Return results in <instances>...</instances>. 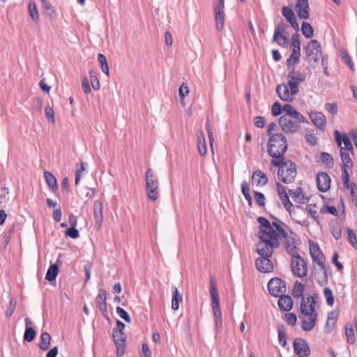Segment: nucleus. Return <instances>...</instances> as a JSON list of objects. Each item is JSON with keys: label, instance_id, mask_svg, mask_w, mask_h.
Masks as SVG:
<instances>
[{"label": "nucleus", "instance_id": "cd10ccee", "mask_svg": "<svg viewBox=\"0 0 357 357\" xmlns=\"http://www.w3.org/2000/svg\"><path fill=\"white\" fill-rule=\"evenodd\" d=\"M93 213H94V219H95L96 223L98 226H100L102 222V220H103L102 202L101 201L97 200L94 202Z\"/></svg>", "mask_w": 357, "mask_h": 357}, {"label": "nucleus", "instance_id": "2f4dec72", "mask_svg": "<svg viewBox=\"0 0 357 357\" xmlns=\"http://www.w3.org/2000/svg\"><path fill=\"white\" fill-rule=\"evenodd\" d=\"M44 176L50 189L53 192L57 190L59 187L55 176L51 172L47 171L44 172Z\"/></svg>", "mask_w": 357, "mask_h": 357}, {"label": "nucleus", "instance_id": "7ed1b4c3", "mask_svg": "<svg viewBox=\"0 0 357 357\" xmlns=\"http://www.w3.org/2000/svg\"><path fill=\"white\" fill-rule=\"evenodd\" d=\"M310 252L312 261L317 263L318 266H320V268L323 272V278L321 279H317V282L321 286L327 284L328 279L327 270L326 268L325 263L324 261V256L317 243L314 242H311L310 243Z\"/></svg>", "mask_w": 357, "mask_h": 357}, {"label": "nucleus", "instance_id": "20e7f679", "mask_svg": "<svg viewBox=\"0 0 357 357\" xmlns=\"http://www.w3.org/2000/svg\"><path fill=\"white\" fill-rule=\"evenodd\" d=\"M306 121L303 115L299 116H281L279 119V126L282 130L286 134H294L298 132L301 128V123Z\"/></svg>", "mask_w": 357, "mask_h": 357}, {"label": "nucleus", "instance_id": "2eb2a0df", "mask_svg": "<svg viewBox=\"0 0 357 357\" xmlns=\"http://www.w3.org/2000/svg\"><path fill=\"white\" fill-rule=\"evenodd\" d=\"M277 246H273L267 240H260L257 244V252L260 257H271L273 253V249L277 248Z\"/></svg>", "mask_w": 357, "mask_h": 357}, {"label": "nucleus", "instance_id": "f3484780", "mask_svg": "<svg viewBox=\"0 0 357 357\" xmlns=\"http://www.w3.org/2000/svg\"><path fill=\"white\" fill-rule=\"evenodd\" d=\"M106 299V291L104 289H99L98 296L96 298V305L102 312L103 316L108 318Z\"/></svg>", "mask_w": 357, "mask_h": 357}, {"label": "nucleus", "instance_id": "c9c22d12", "mask_svg": "<svg viewBox=\"0 0 357 357\" xmlns=\"http://www.w3.org/2000/svg\"><path fill=\"white\" fill-rule=\"evenodd\" d=\"M50 340L51 336L47 332L42 333L38 344L39 348L43 351L47 350L50 347Z\"/></svg>", "mask_w": 357, "mask_h": 357}, {"label": "nucleus", "instance_id": "6e6552de", "mask_svg": "<svg viewBox=\"0 0 357 357\" xmlns=\"http://www.w3.org/2000/svg\"><path fill=\"white\" fill-rule=\"evenodd\" d=\"M291 268L292 273L298 278L305 277L307 274V264L298 254L291 256Z\"/></svg>", "mask_w": 357, "mask_h": 357}, {"label": "nucleus", "instance_id": "c85d7f7f", "mask_svg": "<svg viewBox=\"0 0 357 357\" xmlns=\"http://www.w3.org/2000/svg\"><path fill=\"white\" fill-rule=\"evenodd\" d=\"M338 317V312L332 310L328 314L327 321L325 326V331L328 333H331L334 328Z\"/></svg>", "mask_w": 357, "mask_h": 357}, {"label": "nucleus", "instance_id": "4468645a", "mask_svg": "<svg viewBox=\"0 0 357 357\" xmlns=\"http://www.w3.org/2000/svg\"><path fill=\"white\" fill-rule=\"evenodd\" d=\"M334 136L337 146L340 149L350 150V151H354L353 145L346 133H340L338 130H336L334 131Z\"/></svg>", "mask_w": 357, "mask_h": 357}, {"label": "nucleus", "instance_id": "423d86ee", "mask_svg": "<svg viewBox=\"0 0 357 357\" xmlns=\"http://www.w3.org/2000/svg\"><path fill=\"white\" fill-rule=\"evenodd\" d=\"M299 83L288 79L287 84L277 86L276 92L280 98L284 101H291L295 95L299 92Z\"/></svg>", "mask_w": 357, "mask_h": 357}, {"label": "nucleus", "instance_id": "4d7b16f0", "mask_svg": "<svg viewBox=\"0 0 357 357\" xmlns=\"http://www.w3.org/2000/svg\"><path fill=\"white\" fill-rule=\"evenodd\" d=\"M347 168H349V167H345L344 165H342V180H343L344 187L347 189H349L351 184L349 183V173L347 171Z\"/></svg>", "mask_w": 357, "mask_h": 357}, {"label": "nucleus", "instance_id": "a19ab883", "mask_svg": "<svg viewBox=\"0 0 357 357\" xmlns=\"http://www.w3.org/2000/svg\"><path fill=\"white\" fill-rule=\"evenodd\" d=\"M279 344L284 347L287 345L286 329L283 324L278 325L277 328Z\"/></svg>", "mask_w": 357, "mask_h": 357}, {"label": "nucleus", "instance_id": "e433bc0d", "mask_svg": "<svg viewBox=\"0 0 357 357\" xmlns=\"http://www.w3.org/2000/svg\"><path fill=\"white\" fill-rule=\"evenodd\" d=\"M241 192H242L245 199L248 202V206L250 207H251L252 206V197L250 194V185H249L248 183L246 181H243L241 183Z\"/></svg>", "mask_w": 357, "mask_h": 357}, {"label": "nucleus", "instance_id": "e2e57ef3", "mask_svg": "<svg viewBox=\"0 0 357 357\" xmlns=\"http://www.w3.org/2000/svg\"><path fill=\"white\" fill-rule=\"evenodd\" d=\"M16 303H16L15 298H12L10 300L9 305H8L7 310H6V317L7 318L9 319L13 315V312L15 311V307H16Z\"/></svg>", "mask_w": 357, "mask_h": 357}, {"label": "nucleus", "instance_id": "09e8293b", "mask_svg": "<svg viewBox=\"0 0 357 357\" xmlns=\"http://www.w3.org/2000/svg\"><path fill=\"white\" fill-rule=\"evenodd\" d=\"M301 31L303 36L307 38H310L313 36V29L310 23L303 22L301 25Z\"/></svg>", "mask_w": 357, "mask_h": 357}, {"label": "nucleus", "instance_id": "c03bdc74", "mask_svg": "<svg viewBox=\"0 0 357 357\" xmlns=\"http://www.w3.org/2000/svg\"><path fill=\"white\" fill-rule=\"evenodd\" d=\"M285 246L287 252L291 255V256L297 255L296 252V246L295 245L294 238L289 237L285 238Z\"/></svg>", "mask_w": 357, "mask_h": 357}, {"label": "nucleus", "instance_id": "1a4fd4ad", "mask_svg": "<svg viewBox=\"0 0 357 357\" xmlns=\"http://www.w3.org/2000/svg\"><path fill=\"white\" fill-rule=\"evenodd\" d=\"M287 26L288 25L283 20H281L278 24H275L273 37L274 42L284 47L288 46V33L286 32Z\"/></svg>", "mask_w": 357, "mask_h": 357}, {"label": "nucleus", "instance_id": "9b49d317", "mask_svg": "<svg viewBox=\"0 0 357 357\" xmlns=\"http://www.w3.org/2000/svg\"><path fill=\"white\" fill-rule=\"evenodd\" d=\"M267 287L269 294L275 297H278L281 294L286 292L285 282L277 277L269 280Z\"/></svg>", "mask_w": 357, "mask_h": 357}, {"label": "nucleus", "instance_id": "7c9ffc66", "mask_svg": "<svg viewBox=\"0 0 357 357\" xmlns=\"http://www.w3.org/2000/svg\"><path fill=\"white\" fill-rule=\"evenodd\" d=\"M300 56L301 50L292 49V53L286 61L287 68L296 67V65L300 62Z\"/></svg>", "mask_w": 357, "mask_h": 357}, {"label": "nucleus", "instance_id": "9d476101", "mask_svg": "<svg viewBox=\"0 0 357 357\" xmlns=\"http://www.w3.org/2000/svg\"><path fill=\"white\" fill-rule=\"evenodd\" d=\"M287 26L288 25L283 20H281L278 24H275L273 37L274 42L284 47L288 46V33L286 32Z\"/></svg>", "mask_w": 357, "mask_h": 357}, {"label": "nucleus", "instance_id": "a211bd4d", "mask_svg": "<svg viewBox=\"0 0 357 357\" xmlns=\"http://www.w3.org/2000/svg\"><path fill=\"white\" fill-rule=\"evenodd\" d=\"M317 188L320 192H326L331 187V178L326 172H319L317 175Z\"/></svg>", "mask_w": 357, "mask_h": 357}, {"label": "nucleus", "instance_id": "f704fd0d", "mask_svg": "<svg viewBox=\"0 0 357 357\" xmlns=\"http://www.w3.org/2000/svg\"><path fill=\"white\" fill-rule=\"evenodd\" d=\"M305 291V284L300 282L299 281H296L294 284L293 289H292V295L296 298H302V297H305L303 296Z\"/></svg>", "mask_w": 357, "mask_h": 357}, {"label": "nucleus", "instance_id": "a878e982", "mask_svg": "<svg viewBox=\"0 0 357 357\" xmlns=\"http://www.w3.org/2000/svg\"><path fill=\"white\" fill-rule=\"evenodd\" d=\"M289 70L287 78L297 83H301L305 80V75L299 70H296V67L287 68Z\"/></svg>", "mask_w": 357, "mask_h": 357}, {"label": "nucleus", "instance_id": "6e6d98bb", "mask_svg": "<svg viewBox=\"0 0 357 357\" xmlns=\"http://www.w3.org/2000/svg\"><path fill=\"white\" fill-rule=\"evenodd\" d=\"M324 107L326 110L333 116H334L337 113L338 106L337 104L335 102L326 103Z\"/></svg>", "mask_w": 357, "mask_h": 357}, {"label": "nucleus", "instance_id": "37998d69", "mask_svg": "<svg viewBox=\"0 0 357 357\" xmlns=\"http://www.w3.org/2000/svg\"><path fill=\"white\" fill-rule=\"evenodd\" d=\"M289 195L293 199L298 202H302L304 199L303 190L301 188L298 187L296 189H291L289 190Z\"/></svg>", "mask_w": 357, "mask_h": 357}, {"label": "nucleus", "instance_id": "bf43d9fd", "mask_svg": "<svg viewBox=\"0 0 357 357\" xmlns=\"http://www.w3.org/2000/svg\"><path fill=\"white\" fill-rule=\"evenodd\" d=\"M347 232L348 234V240L349 242L351 243V245L355 249H357V238L355 233L354 232L353 229L348 228L347 229Z\"/></svg>", "mask_w": 357, "mask_h": 357}, {"label": "nucleus", "instance_id": "5fc2aeb1", "mask_svg": "<svg viewBox=\"0 0 357 357\" xmlns=\"http://www.w3.org/2000/svg\"><path fill=\"white\" fill-rule=\"evenodd\" d=\"M90 81L93 89L96 91L100 89L99 79L96 76V73L93 70L89 71Z\"/></svg>", "mask_w": 357, "mask_h": 357}, {"label": "nucleus", "instance_id": "473e14b6", "mask_svg": "<svg viewBox=\"0 0 357 357\" xmlns=\"http://www.w3.org/2000/svg\"><path fill=\"white\" fill-rule=\"evenodd\" d=\"M172 308L174 310H177L179 308V304L182 301V296L179 294L178 289L176 287H172Z\"/></svg>", "mask_w": 357, "mask_h": 357}, {"label": "nucleus", "instance_id": "774afa93", "mask_svg": "<svg viewBox=\"0 0 357 357\" xmlns=\"http://www.w3.org/2000/svg\"><path fill=\"white\" fill-rule=\"evenodd\" d=\"M285 320L289 325L294 326L296 323L297 317L294 313H287L285 314Z\"/></svg>", "mask_w": 357, "mask_h": 357}, {"label": "nucleus", "instance_id": "f8f14e48", "mask_svg": "<svg viewBox=\"0 0 357 357\" xmlns=\"http://www.w3.org/2000/svg\"><path fill=\"white\" fill-rule=\"evenodd\" d=\"M258 237L260 240H267L272 245L279 247L280 241L278 233L273 227L268 229H260L258 233Z\"/></svg>", "mask_w": 357, "mask_h": 357}, {"label": "nucleus", "instance_id": "b1692460", "mask_svg": "<svg viewBox=\"0 0 357 357\" xmlns=\"http://www.w3.org/2000/svg\"><path fill=\"white\" fill-rule=\"evenodd\" d=\"M268 181V176L261 170L257 169L253 172L252 182L257 186H264Z\"/></svg>", "mask_w": 357, "mask_h": 357}, {"label": "nucleus", "instance_id": "3c124183", "mask_svg": "<svg viewBox=\"0 0 357 357\" xmlns=\"http://www.w3.org/2000/svg\"><path fill=\"white\" fill-rule=\"evenodd\" d=\"M282 15L284 16V17H285L288 22H289L296 17L293 10L287 6H284L282 7Z\"/></svg>", "mask_w": 357, "mask_h": 357}, {"label": "nucleus", "instance_id": "a18cd8bd", "mask_svg": "<svg viewBox=\"0 0 357 357\" xmlns=\"http://www.w3.org/2000/svg\"><path fill=\"white\" fill-rule=\"evenodd\" d=\"M282 111L284 114L282 116H299V115H302L300 112L296 110V109L289 104H285L282 107Z\"/></svg>", "mask_w": 357, "mask_h": 357}, {"label": "nucleus", "instance_id": "8fccbe9b", "mask_svg": "<svg viewBox=\"0 0 357 357\" xmlns=\"http://www.w3.org/2000/svg\"><path fill=\"white\" fill-rule=\"evenodd\" d=\"M320 161L328 167H332L333 165V158L332 155L326 152H322L321 153Z\"/></svg>", "mask_w": 357, "mask_h": 357}, {"label": "nucleus", "instance_id": "f257e3e1", "mask_svg": "<svg viewBox=\"0 0 357 357\" xmlns=\"http://www.w3.org/2000/svg\"><path fill=\"white\" fill-rule=\"evenodd\" d=\"M268 153L273 158L282 157L287 149V140L282 133H276L270 137L268 142Z\"/></svg>", "mask_w": 357, "mask_h": 357}, {"label": "nucleus", "instance_id": "052dcab7", "mask_svg": "<svg viewBox=\"0 0 357 357\" xmlns=\"http://www.w3.org/2000/svg\"><path fill=\"white\" fill-rule=\"evenodd\" d=\"M253 193H254V198L256 201V203L259 206H264L265 201H266L264 195L262 192H260L258 191H254Z\"/></svg>", "mask_w": 357, "mask_h": 357}, {"label": "nucleus", "instance_id": "0eeeda50", "mask_svg": "<svg viewBox=\"0 0 357 357\" xmlns=\"http://www.w3.org/2000/svg\"><path fill=\"white\" fill-rule=\"evenodd\" d=\"M306 60L312 66L317 64L322 56L320 43L317 40H312L305 48Z\"/></svg>", "mask_w": 357, "mask_h": 357}, {"label": "nucleus", "instance_id": "6ab92c4d", "mask_svg": "<svg viewBox=\"0 0 357 357\" xmlns=\"http://www.w3.org/2000/svg\"><path fill=\"white\" fill-rule=\"evenodd\" d=\"M269 258L270 257H260L256 259L255 266L259 272L268 273L273 270V266Z\"/></svg>", "mask_w": 357, "mask_h": 357}, {"label": "nucleus", "instance_id": "4c0bfd02", "mask_svg": "<svg viewBox=\"0 0 357 357\" xmlns=\"http://www.w3.org/2000/svg\"><path fill=\"white\" fill-rule=\"evenodd\" d=\"M113 340L116 346H126L127 336L124 332H113Z\"/></svg>", "mask_w": 357, "mask_h": 357}, {"label": "nucleus", "instance_id": "dca6fc26", "mask_svg": "<svg viewBox=\"0 0 357 357\" xmlns=\"http://www.w3.org/2000/svg\"><path fill=\"white\" fill-rule=\"evenodd\" d=\"M314 305L315 301L312 296L309 295L306 297H302L301 301V312L305 315L316 313Z\"/></svg>", "mask_w": 357, "mask_h": 357}, {"label": "nucleus", "instance_id": "ea45409f", "mask_svg": "<svg viewBox=\"0 0 357 357\" xmlns=\"http://www.w3.org/2000/svg\"><path fill=\"white\" fill-rule=\"evenodd\" d=\"M273 218L275 219L276 222H272V227H274L275 228V231L278 233V237H282L284 238H287V232L284 230V229L282 227V225H284L282 222H281L280 220H278L276 218H274L273 216H271Z\"/></svg>", "mask_w": 357, "mask_h": 357}, {"label": "nucleus", "instance_id": "bb28decb", "mask_svg": "<svg viewBox=\"0 0 357 357\" xmlns=\"http://www.w3.org/2000/svg\"><path fill=\"white\" fill-rule=\"evenodd\" d=\"M307 315L309 316V317L302 321L301 328L305 331H310L315 326L317 319V312Z\"/></svg>", "mask_w": 357, "mask_h": 357}, {"label": "nucleus", "instance_id": "5701e85b", "mask_svg": "<svg viewBox=\"0 0 357 357\" xmlns=\"http://www.w3.org/2000/svg\"><path fill=\"white\" fill-rule=\"evenodd\" d=\"M224 7H225V6H221L220 5L214 6L216 28L219 31L222 30L224 26V22H225Z\"/></svg>", "mask_w": 357, "mask_h": 357}, {"label": "nucleus", "instance_id": "603ef678", "mask_svg": "<svg viewBox=\"0 0 357 357\" xmlns=\"http://www.w3.org/2000/svg\"><path fill=\"white\" fill-rule=\"evenodd\" d=\"M324 296L326 298V304L332 306L334 304V296L332 290L329 287L324 289Z\"/></svg>", "mask_w": 357, "mask_h": 357}, {"label": "nucleus", "instance_id": "ddd939ff", "mask_svg": "<svg viewBox=\"0 0 357 357\" xmlns=\"http://www.w3.org/2000/svg\"><path fill=\"white\" fill-rule=\"evenodd\" d=\"M294 349L298 357H307L310 355V349L307 342L302 338H296L294 341Z\"/></svg>", "mask_w": 357, "mask_h": 357}, {"label": "nucleus", "instance_id": "338daca9", "mask_svg": "<svg viewBox=\"0 0 357 357\" xmlns=\"http://www.w3.org/2000/svg\"><path fill=\"white\" fill-rule=\"evenodd\" d=\"M291 40H292L291 45H292L293 49L301 50V41H300L299 34L297 33L293 34Z\"/></svg>", "mask_w": 357, "mask_h": 357}, {"label": "nucleus", "instance_id": "0e129e2a", "mask_svg": "<svg viewBox=\"0 0 357 357\" xmlns=\"http://www.w3.org/2000/svg\"><path fill=\"white\" fill-rule=\"evenodd\" d=\"M45 114L47 119L50 122L54 123L55 122V116H54V111L52 107L47 105L45 108Z\"/></svg>", "mask_w": 357, "mask_h": 357}, {"label": "nucleus", "instance_id": "412c9836", "mask_svg": "<svg viewBox=\"0 0 357 357\" xmlns=\"http://www.w3.org/2000/svg\"><path fill=\"white\" fill-rule=\"evenodd\" d=\"M310 118L314 125L319 130H324L326 124V118L322 112L317 111L312 112L310 114Z\"/></svg>", "mask_w": 357, "mask_h": 357}, {"label": "nucleus", "instance_id": "13d9d810", "mask_svg": "<svg viewBox=\"0 0 357 357\" xmlns=\"http://www.w3.org/2000/svg\"><path fill=\"white\" fill-rule=\"evenodd\" d=\"M148 198L151 201H155L159 197V188L146 189Z\"/></svg>", "mask_w": 357, "mask_h": 357}, {"label": "nucleus", "instance_id": "69168bd1", "mask_svg": "<svg viewBox=\"0 0 357 357\" xmlns=\"http://www.w3.org/2000/svg\"><path fill=\"white\" fill-rule=\"evenodd\" d=\"M66 235L73 238H77L79 236V231L76 229V227H70L66 231Z\"/></svg>", "mask_w": 357, "mask_h": 357}, {"label": "nucleus", "instance_id": "72a5a7b5", "mask_svg": "<svg viewBox=\"0 0 357 357\" xmlns=\"http://www.w3.org/2000/svg\"><path fill=\"white\" fill-rule=\"evenodd\" d=\"M353 154L354 151H350V150L340 149V156L342 162V165L349 167H353V162L350 156V155Z\"/></svg>", "mask_w": 357, "mask_h": 357}, {"label": "nucleus", "instance_id": "680f3d73", "mask_svg": "<svg viewBox=\"0 0 357 357\" xmlns=\"http://www.w3.org/2000/svg\"><path fill=\"white\" fill-rule=\"evenodd\" d=\"M116 310L118 315L125 321H126L127 323H130L131 321L130 315L123 308L121 307H117Z\"/></svg>", "mask_w": 357, "mask_h": 357}, {"label": "nucleus", "instance_id": "f03ea898", "mask_svg": "<svg viewBox=\"0 0 357 357\" xmlns=\"http://www.w3.org/2000/svg\"><path fill=\"white\" fill-rule=\"evenodd\" d=\"M210 294L211 296V305L213 310L215 329L218 330L222 326V314L219 303V294L215 284L214 276L210 278Z\"/></svg>", "mask_w": 357, "mask_h": 357}, {"label": "nucleus", "instance_id": "58836bf2", "mask_svg": "<svg viewBox=\"0 0 357 357\" xmlns=\"http://www.w3.org/2000/svg\"><path fill=\"white\" fill-rule=\"evenodd\" d=\"M59 273V266L57 264H52L47 269L45 275V279L50 282L54 281Z\"/></svg>", "mask_w": 357, "mask_h": 357}, {"label": "nucleus", "instance_id": "4be33fe9", "mask_svg": "<svg viewBox=\"0 0 357 357\" xmlns=\"http://www.w3.org/2000/svg\"><path fill=\"white\" fill-rule=\"evenodd\" d=\"M146 177V189L158 188L159 181L155 175L154 172L151 168H149L145 174Z\"/></svg>", "mask_w": 357, "mask_h": 357}, {"label": "nucleus", "instance_id": "393cba45", "mask_svg": "<svg viewBox=\"0 0 357 357\" xmlns=\"http://www.w3.org/2000/svg\"><path fill=\"white\" fill-rule=\"evenodd\" d=\"M293 300L291 296L287 295L280 296L278 305L279 308L284 312H289L293 307Z\"/></svg>", "mask_w": 357, "mask_h": 357}, {"label": "nucleus", "instance_id": "c756f323", "mask_svg": "<svg viewBox=\"0 0 357 357\" xmlns=\"http://www.w3.org/2000/svg\"><path fill=\"white\" fill-rule=\"evenodd\" d=\"M197 148L199 154L202 156H204L206 154L207 149L206 144V139L204 137V132L202 130H199L197 133Z\"/></svg>", "mask_w": 357, "mask_h": 357}, {"label": "nucleus", "instance_id": "79ce46f5", "mask_svg": "<svg viewBox=\"0 0 357 357\" xmlns=\"http://www.w3.org/2000/svg\"><path fill=\"white\" fill-rule=\"evenodd\" d=\"M345 335L347 337V342L349 344H354L356 342L354 328L350 324H347L345 326Z\"/></svg>", "mask_w": 357, "mask_h": 357}, {"label": "nucleus", "instance_id": "39448f33", "mask_svg": "<svg viewBox=\"0 0 357 357\" xmlns=\"http://www.w3.org/2000/svg\"><path fill=\"white\" fill-rule=\"evenodd\" d=\"M296 175V165L291 160L285 161L283 165H281L278 169V178L284 183L289 184L293 183Z\"/></svg>", "mask_w": 357, "mask_h": 357}, {"label": "nucleus", "instance_id": "49530a36", "mask_svg": "<svg viewBox=\"0 0 357 357\" xmlns=\"http://www.w3.org/2000/svg\"><path fill=\"white\" fill-rule=\"evenodd\" d=\"M29 13L31 19L38 22L39 21V14L38 13L36 4L33 1H30L29 3Z\"/></svg>", "mask_w": 357, "mask_h": 357}, {"label": "nucleus", "instance_id": "864d4df0", "mask_svg": "<svg viewBox=\"0 0 357 357\" xmlns=\"http://www.w3.org/2000/svg\"><path fill=\"white\" fill-rule=\"evenodd\" d=\"M36 332L32 327H27L24 334V340L29 342L33 341L36 337Z\"/></svg>", "mask_w": 357, "mask_h": 357}, {"label": "nucleus", "instance_id": "aec40b11", "mask_svg": "<svg viewBox=\"0 0 357 357\" xmlns=\"http://www.w3.org/2000/svg\"><path fill=\"white\" fill-rule=\"evenodd\" d=\"M296 9L300 19H308L310 17L307 0H296Z\"/></svg>", "mask_w": 357, "mask_h": 357}, {"label": "nucleus", "instance_id": "de8ad7c7", "mask_svg": "<svg viewBox=\"0 0 357 357\" xmlns=\"http://www.w3.org/2000/svg\"><path fill=\"white\" fill-rule=\"evenodd\" d=\"M98 60L100 64L101 70L103 73H105L107 76H109V71L106 56L104 54L99 53L98 54Z\"/></svg>", "mask_w": 357, "mask_h": 357}]
</instances>
